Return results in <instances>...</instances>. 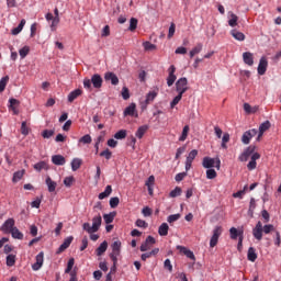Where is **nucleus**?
<instances>
[{"mask_svg":"<svg viewBox=\"0 0 281 281\" xmlns=\"http://www.w3.org/2000/svg\"><path fill=\"white\" fill-rule=\"evenodd\" d=\"M273 231H274V226L272 224H266L265 226H262V223L258 221L255 228H252V235L255 239L260 241L262 239V233L268 235Z\"/></svg>","mask_w":281,"mask_h":281,"instance_id":"f257e3e1","label":"nucleus"},{"mask_svg":"<svg viewBox=\"0 0 281 281\" xmlns=\"http://www.w3.org/2000/svg\"><path fill=\"white\" fill-rule=\"evenodd\" d=\"M102 76L99 74H94L91 79L85 78L83 79V88L86 90L92 91V87L97 90H100L102 88Z\"/></svg>","mask_w":281,"mask_h":281,"instance_id":"f03ea898","label":"nucleus"},{"mask_svg":"<svg viewBox=\"0 0 281 281\" xmlns=\"http://www.w3.org/2000/svg\"><path fill=\"white\" fill-rule=\"evenodd\" d=\"M100 226H102V215H97L92 218V225L89 222L82 224V229L88 234H94L100 231Z\"/></svg>","mask_w":281,"mask_h":281,"instance_id":"7ed1b4c3","label":"nucleus"},{"mask_svg":"<svg viewBox=\"0 0 281 281\" xmlns=\"http://www.w3.org/2000/svg\"><path fill=\"white\" fill-rule=\"evenodd\" d=\"M202 166L205 169H211V168L215 167L217 170H220V168H221V160L218 158H216V160H215L214 158H211V157H204Z\"/></svg>","mask_w":281,"mask_h":281,"instance_id":"20e7f679","label":"nucleus"},{"mask_svg":"<svg viewBox=\"0 0 281 281\" xmlns=\"http://www.w3.org/2000/svg\"><path fill=\"white\" fill-rule=\"evenodd\" d=\"M176 91L178 92V94L181 95H183L188 91V79L186 77H182L177 80Z\"/></svg>","mask_w":281,"mask_h":281,"instance_id":"39448f33","label":"nucleus"},{"mask_svg":"<svg viewBox=\"0 0 281 281\" xmlns=\"http://www.w3.org/2000/svg\"><path fill=\"white\" fill-rule=\"evenodd\" d=\"M255 150H256V146H254V145L248 146V147L244 150V153L240 154V156L238 157V160H239L240 162H246L249 158H251V156H252L254 154H256Z\"/></svg>","mask_w":281,"mask_h":281,"instance_id":"423d86ee","label":"nucleus"},{"mask_svg":"<svg viewBox=\"0 0 281 281\" xmlns=\"http://www.w3.org/2000/svg\"><path fill=\"white\" fill-rule=\"evenodd\" d=\"M15 227V220L13 217H10L4 221V223L1 225L0 231L4 234H10Z\"/></svg>","mask_w":281,"mask_h":281,"instance_id":"0eeeda50","label":"nucleus"},{"mask_svg":"<svg viewBox=\"0 0 281 281\" xmlns=\"http://www.w3.org/2000/svg\"><path fill=\"white\" fill-rule=\"evenodd\" d=\"M124 117L131 116V117H139V113H137V104L131 103L128 106L125 108L123 112Z\"/></svg>","mask_w":281,"mask_h":281,"instance_id":"6e6552de","label":"nucleus"},{"mask_svg":"<svg viewBox=\"0 0 281 281\" xmlns=\"http://www.w3.org/2000/svg\"><path fill=\"white\" fill-rule=\"evenodd\" d=\"M156 243L157 240L155 239V237L148 235L146 240L140 245V251L146 252L150 250V248H153V245H155Z\"/></svg>","mask_w":281,"mask_h":281,"instance_id":"1a4fd4ad","label":"nucleus"},{"mask_svg":"<svg viewBox=\"0 0 281 281\" xmlns=\"http://www.w3.org/2000/svg\"><path fill=\"white\" fill-rule=\"evenodd\" d=\"M35 262L32 265L33 271H40L44 266V251H40L35 257Z\"/></svg>","mask_w":281,"mask_h":281,"instance_id":"9d476101","label":"nucleus"},{"mask_svg":"<svg viewBox=\"0 0 281 281\" xmlns=\"http://www.w3.org/2000/svg\"><path fill=\"white\" fill-rule=\"evenodd\" d=\"M257 134H258V131L256 128H251V130L246 131L243 134L241 143L244 145H249L250 139L254 138Z\"/></svg>","mask_w":281,"mask_h":281,"instance_id":"9b49d317","label":"nucleus"},{"mask_svg":"<svg viewBox=\"0 0 281 281\" xmlns=\"http://www.w3.org/2000/svg\"><path fill=\"white\" fill-rule=\"evenodd\" d=\"M75 237L74 236H68L64 239L63 244L58 247L57 249V255L63 254L66 251L72 244Z\"/></svg>","mask_w":281,"mask_h":281,"instance_id":"f8f14e48","label":"nucleus"},{"mask_svg":"<svg viewBox=\"0 0 281 281\" xmlns=\"http://www.w3.org/2000/svg\"><path fill=\"white\" fill-rule=\"evenodd\" d=\"M221 234H222V227L216 226L213 231V236L211 237V240H210L211 248H214L217 245Z\"/></svg>","mask_w":281,"mask_h":281,"instance_id":"ddd939ff","label":"nucleus"},{"mask_svg":"<svg viewBox=\"0 0 281 281\" xmlns=\"http://www.w3.org/2000/svg\"><path fill=\"white\" fill-rule=\"evenodd\" d=\"M169 76L167 77V85L168 87H172L175 81L177 80V77L175 75L176 72V67L171 65L168 69Z\"/></svg>","mask_w":281,"mask_h":281,"instance_id":"4468645a","label":"nucleus"},{"mask_svg":"<svg viewBox=\"0 0 281 281\" xmlns=\"http://www.w3.org/2000/svg\"><path fill=\"white\" fill-rule=\"evenodd\" d=\"M270 126H271V123L269 121H265L263 123L260 124L258 136H257V142L261 140V137H262L263 133L269 131Z\"/></svg>","mask_w":281,"mask_h":281,"instance_id":"2eb2a0df","label":"nucleus"},{"mask_svg":"<svg viewBox=\"0 0 281 281\" xmlns=\"http://www.w3.org/2000/svg\"><path fill=\"white\" fill-rule=\"evenodd\" d=\"M104 80L111 81L112 86L120 85V78H117V75H115L114 72H105Z\"/></svg>","mask_w":281,"mask_h":281,"instance_id":"dca6fc26","label":"nucleus"},{"mask_svg":"<svg viewBox=\"0 0 281 281\" xmlns=\"http://www.w3.org/2000/svg\"><path fill=\"white\" fill-rule=\"evenodd\" d=\"M260 159V154L259 153H255L252 156H251V159H250V161L248 162V165H247V169L249 170V171H252V170H255L256 168H257V160H259Z\"/></svg>","mask_w":281,"mask_h":281,"instance_id":"f3484780","label":"nucleus"},{"mask_svg":"<svg viewBox=\"0 0 281 281\" xmlns=\"http://www.w3.org/2000/svg\"><path fill=\"white\" fill-rule=\"evenodd\" d=\"M177 249L182 252L187 258L191 259L192 261H195V256L193 251L190 249L186 248L184 246L178 245Z\"/></svg>","mask_w":281,"mask_h":281,"instance_id":"a211bd4d","label":"nucleus"},{"mask_svg":"<svg viewBox=\"0 0 281 281\" xmlns=\"http://www.w3.org/2000/svg\"><path fill=\"white\" fill-rule=\"evenodd\" d=\"M267 68H268V60L266 59V57H261L260 63L258 65V75L263 76L267 71Z\"/></svg>","mask_w":281,"mask_h":281,"instance_id":"6ab92c4d","label":"nucleus"},{"mask_svg":"<svg viewBox=\"0 0 281 281\" xmlns=\"http://www.w3.org/2000/svg\"><path fill=\"white\" fill-rule=\"evenodd\" d=\"M52 162L55 166H65L66 165V157L63 155H54L52 156Z\"/></svg>","mask_w":281,"mask_h":281,"instance_id":"aec40b11","label":"nucleus"},{"mask_svg":"<svg viewBox=\"0 0 281 281\" xmlns=\"http://www.w3.org/2000/svg\"><path fill=\"white\" fill-rule=\"evenodd\" d=\"M45 183L48 188L49 193H54L57 189V182L52 179V177H46Z\"/></svg>","mask_w":281,"mask_h":281,"instance_id":"412c9836","label":"nucleus"},{"mask_svg":"<svg viewBox=\"0 0 281 281\" xmlns=\"http://www.w3.org/2000/svg\"><path fill=\"white\" fill-rule=\"evenodd\" d=\"M83 93V91L81 89H76L74 91H71L69 94H68V102L69 103H74L78 97H81Z\"/></svg>","mask_w":281,"mask_h":281,"instance_id":"4be33fe9","label":"nucleus"},{"mask_svg":"<svg viewBox=\"0 0 281 281\" xmlns=\"http://www.w3.org/2000/svg\"><path fill=\"white\" fill-rule=\"evenodd\" d=\"M25 25H26V20L22 19L20 24L16 27L12 29L11 34L13 36H18L19 34L22 33V31L24 30Z\"/></svg>","mask_w":281,"mask_h":281,"instance_id":"5701e85b","label":"nucleus"},{"mask_svg":"<svg viewBox=\"0 0 281 281\" xmlns=\"http://www.w3.org/2000/svg\"><path fill=\"white\" fill-rule=\"evenodd\" d=\"M243 60H244L245 65L251 67L254 65V55H252V53L245 52L243 54Z\"/></svg>","mask_w":281,"mask_h":281,"instance_id":"b1692460","label":"nucleus"},{"mask_svg":"<svg viewBox=\"0 0 281 281\" xmlns=\"http://www.w3.org/2000/svg\"><path fill=\"white\" fill-rule=\"evenodd\" d=\"M109 248V243H106V240H103L100 246L95 249V254L98 257H101L102 255H104V252H106V249Z\"/></svg>","mask_w":281,"mask_h":281,"instance_id":"393cba45","label":"nucleus"},{"mask_svg":"<svg viewBox=\"0 0 281 281\" xmlns=\"http://www.w3.org/2000/svg\"><path fill=\"white\" fill-rule=\"evenodd\" d=\"M10 234H11L13 239H18V240H23L24 239V234L16 226L11 229Z\"/></svg>","mask_w":281,"mask_h":281,"instance_id":"a878e982","label":"nucleus"},{"mask_svg":"<svg viewBox=\"0 0 281 281\" xmlns=\"http://www.w3.org/2000/svg\"><path fill=\"white\" fill-rule=\"evenodd\" d=\"M168 231H170V226L168 225V223H162V224H160V226L158 227V234H159L161 237L168 236Z\"/></svg>","mask_w":281,"mask_h":281,"instance_id":"bb28decb","label":"nucleus"},{"mask_svg":"<svg viewBox=\"0 0 281 281\" xmlns=\"http://www.w3.org/2000/svg\"><path fill=\"white\" fill-rule=\"evenodd\" d=\"M231 35L234 40H236L237 42H244L246 36L244 35V33L237 31V30H232L231 31Z\"/></svg>","mask_w":281,"mask_h":281,"instance_id":"cd10ccee","label":"nucleus"},{"mask_svg":"<svg viewBox=\"0 0 281 281\" xmlns=\"http://www.w3.org/2000/svg\"><path fill=\"white\" fill-rule=\"evenodd\" d=\"M146 132H148V125H142L137 128L135 136L138 139L144 138V135H146Z\"/></svg>","mask_w":281,"mask_h":281,"instance_id":"c85d7f7f","label":"nucleus"},{"mask_svg":"<svg viewBox=\"0 0 281 281\" xmlns=\"http://www.w3.org/2000/svg\"><path fill=\"white\" fill-rule=\"evenodd\" d=\"M112 192H113V188L111 187V184H108L105 187V190L103 192L99 193V200H104V199L109 198Z\"/></svg>","mask_w":281,"mask_h":281,"instance_id":"c756f323","label":"nucleus"},{"mask_svg":"<svg viewBox=\"0 0 281 281\" xmlns=\"http://www.w3.org/2000/svg\"><path fill=\"white\" fill-rule=\"evenodd\" d=\"M25 172H26L25 169L15 171L13 173L12 182L18 183L19 181H21L23 179Z\"/></svg>","mask_w":281,"mask_h":281,"instance_id":"7c9ffc66","label":"nucleus"},{"mask_svg":"<svg viewBox=\"0 0 281 281\" xmlns=\"http://www.w3.org/2000/svg\"><path fill=\"white\" fill-rule=\"evenodd\" d=\"M155 99H157V91H149L146 94L145 104L150 105V103H153Z\"/></svg>","mask_w":281,"mask_h":281,"instance_id":"2f4dec72","label":"nucleus"},{"mask_svg":"<svg viewBox=\"0 0 281 281\" xmlns=\"http://www.w3.org/2000/svg\"><path fill=\"white\" fill-rule=\"evenodd\" d=\"M231 239L236 240L238 237H243V231H238L236 227L229 229Z\"/></svg>","mask_w":281,"mask_h":281,"instance_id":"473e14b6","label":"nucleus"},{"mask_svg":"<svg viewBox=\"0 0 281 281\" xmlns=\"http://www.w3.org/2000/svg\"><path fill=\"white\" fill-rule=\"evenodd\" d=\"M76 263V259L74 257L69 258L68 262H67V267L65 269V273L66 274H71V272H74V267Z\"/></svg>","mask_w":281,"mask_h":281,"instance_id":"72a5a7b5","label":"nucleus"},{"mask_svg":"<svg viewBox=\"0 0 281 281\" xmlns=\"http://www.w3.org/2000/svg\"><path fill=\"white\" fill-rule=\"evenodd\" d=\"M82 166V159L80 158H74L71 161V170L72 171H78Z\"/></svg>","mask_w":281,"mask_h":281,"instance_id":"f704fd0d","label":"nucleus"},{"mask_svg":"<svg viewBox=\"0 0 281 281\" xmlns=\"http://www.w3.org/2000/svg\"><path fill=\"white\" fill-rule=\"evenodd\" d=\"M34 170L41 172L42 170H48V164L46 161H38L34 165Z\"/></svg>","mask_w":281,"mask_h":281,"instance_id":"c9c22d12","label":"nucleus"},{"mask_svg":"<svg viewBox=\"0 0 281 281\" xmlns=\"http://www.w3.org/2000/svg\"><path fill=\"white\" fill-rule=\"evenodd\" d=\"M10 81V77L9 76H4L0 79V93L5 91V88L8 86Z\"/></svg>","mask_w":281,"mask_h":281,"instance_id":"e433bc0d","label":"nucleus"},{"mask_svg":"<svg viewBox=\"0 0 281 281\" xmlns=\"http://www.w3.org/2000/svg\"><path fill=\"white\" fill-rule=\"evenodd\" d=\"M121 249H122V241L115 240L112 244V254L120 255Z\"/></svg>","mask_w":281,"mask_h":281,"instance_id":"4c0bfd02","label":"nucleus"},{"mask_svg":"<svg viewBox=\"0 0 281 281\" xmlns=\"http://www.w3.org/2000/svg\"><path fill=\"white\" fill-rule=\"evenodd\" d=\"M247 258L250 262H255L257 259V254L254 247H249Z\"/></svg>","mask_w":281,"mask_h":281,"instance_id":"58836bf2","label":"nucleus"},{"mask_svg":"<svg viewBox=\"0 0 281 281\" xmlns=\"http://www.w3.org/2000/svg\"><path fill=\"white\" fill-rule=\"evenodd\" d=\"M203 48L201 43H198L195 47H193L190 52V58H193L195 55L200 54Z\"/></svg>","mask_w":281,"mask_h":281,"instance_id":"ea45409f","label":"nucleus"},{"mask_svg":"<svg viewBox=\"0 0 281 281\" xmlns=\"http://www.w3.org/2000/svg\"><path fill=\"white\" fill-rule=\"evenodd\" d=\"M115 215H116L115 212H110L109 214H104L103 220H104L105 224L113 223V221L115 220Z\"/></svg>","mask_w":281,"mask_h":281,"instance_id":"a19ab883","label":"nucleus"},{"mask_svg":"<svg viewBox=\"0 0 281 281\" xmlns=\"http://www.w3.org/2000/svg\"><path fill=\"white\" fill-rule=\"evenodd\" d=\"M16 263V256L13 254H10L7 256V266L8 267H14Z\"/></svg>","mask_w":281,"mask_h":281,"instance_id":"79ce46f5","label":"nucleus"},{"mask_svg":"<svg viewBox=\"0 0 281 281\" xmlns=\"http://www.w3.org/2000/svg\"><path fill=\"white\" fill-rule=\"evenodd\" d=\"M76 182V178L74 176H69V177H66L64 179V186L66 188H71L74 186V183Z\"/></svg>","mask_w":281,"mask_h":281,"instance_id":"37998d69","label":"nucleus"},{"mask_svg":"<svg viewBox=\"0 0 281 281\" xmlns=\"http://www.w3.org/2000/svg\"><path fill=\"white\" fill-rule=\"evenodd\" d=\"M30 52H31L30 46H24V47H22V48L19 50V55H20L21 59H25V58L29 56Z\"/></svg>","mask_w":281,"mask_h":281,"instance_id":"c03bdc74","label":"nucleus"},{"mask_svg":"<svg viewBox=\"0 0 281 281\" xmlns=\"http://www.w3.org/2000/svg\"><path fill=\"white\" fill-rule=\"evenodd\" d=\"M181 193H182L181 188L180 187H176L173 190L170 191L169 198H171V199L178 198V196L181 195Z\"/></svg>","mask_w":281,"mask_h":281,"instance_id":"a18cd8bd","label":"nucleus"},{"mask_svg":"<svg viewBox=\"0 0 281 281\" xmlns=\"http://www.w3.org/2000/svg\"><path fill=\"white\" fill-rule=\"evenodd\" d=\"M143 47H144L145 52H153V50L157 49V46L150 42H144Z\"/></svg>","mask_w":281,"mask_h":281,"instance_id":"49530a36","label":"nucleus"},{"mask_svg":"<svg viewBox=\"0 0 281 281\" xmlns=\"http://www.w3.org/2000/svg\"><path fill=\"white\" fill-rule=\"evenodd\" d=\"M114 138L117 140H123L126 138V130H120L114 134Z\"/></svg>","mask_w":281,"mask_h":281,"instance_id":"de8ad7c7","label":"nucleus"},{"mask_svg":"<svg viewBox=\"0 0 281 281\" xmlns=\"http://www.w3.org/2000/svg\"><path fill=\"white\" fill-rule=\"evenodd\" d=\"M79 143L90 145L92 143V136L90 134H86L79 139Z\"/></svg>","mask_w":281,"mask_h":281,"instance_id":"09e8293b","label":"nucleus"},{"mask_svg":"<svg viewBox=\"0 0 281 281\" xmlns=\"http://www.w3.org/2000/svg\"><path fill=\"white\" fill-rule=\"evenodd\" d=\"M54 135H55V131H54V130H44V131L42 132V137H43L44 139H49V138H52Z\"/></svg>","mask_w":281,"mask_h":281,"instance_id":"8fccbe9b","label":"nucleus"},{"mask_svg":"<svg viewBox=\"0 0 281 281\" xmlns=\"http://www.w3.org/2000/svg\"><path fill=\"white\" fill-rule=\"evenodd\" d=\"M137 19L136 18H132L130 21V26H128V31L130 32H135L137 30Z\"/></svg>","mask_w":281,"mask_h":281,"instance_id":"3c124183","label":"nucleus"},{"mask_svg":"<svg viewBox=\"0 0 281 281\" xmlns=\"http://www.w3.org/2000/svg\"><path fill=\"white\" fill-rule=\"evenodd\" d=\"M237 22H238V16L234 13L231 14V19L228 21V25L231 27H236L237 26Z\"/></svg>","mask_w":281,"mask_h":281,"instance_id":"603ef678","label":"nucleus"},{"mask_svg":"<svg viewBox=\"0 0 281 281\" xmlns=\"http://www.w3.org/2000/svg\"><path fill=\"white\" fill-rule=\"evenodd\" d=\"M135 225L138 228H144V229L148 228L147 222L145 220H142V218H137L136 222H135Z\"/></svg>","mask_w":281,"mask_h":281,"instance_id":"864d4df0","label":"nucleus"},{"mask_svg":"<svg viewBox=\"0 0 281 281\" xmlns=\"http://www.w3.org/2000/svg\"><path fill=\"white\" fill-rule=\"evenodd\" d=\"M113 156V153L106 148L103 151L100 153V157L105 158L106 160H111V157Z\"/></svg>","mask_w":281,"mask_h":281,"instance_id":"5fc2aeb1","label":"nucleus"},{"mask_svg":"<svg viewBox=\"0 0 281 281\" xmlns=\"http://www.w3.org/2000/svg\"><path fill=\"white\" fill-rule=\"evenodd\" d=\"M180 217H181L180 213L171 214L168 216L167 222L169 224H172V223L179 221Z\"/></svg>","mask_w":281,"mask_h":281,"instance_id":"6e6d98bb","label":"nucleus"},{"mask_svg":"<svg viewBox=\"0 0 281 281\" xmlns=\"http://www.w3.org/2000/svg\"><path fill=\"white\" fill-rule=\"evenodd\" d=\"M247 188H248V186L246 184L243 190H239V191L235 192L233 194V198H235V199H243V196L246 193Z\"/></svg>","mask_w":281,"mask_h":281,"instance_id":"4d7b16f0","label":"nucleus"},{"mask_svg":"<svg viewBox=\"0 0 281 281\" xmlns=\"http://www.w3.org/2000/svg\"><path fill=\"white\" fill-rule=\"evenodd\" d=\"M198 156V150L196 149H192L189 155L187 156V161L193 162V160L195 159V157Z\"/></svg>","mask_w":281,"mask_h":281,"instance_id":"13d9d810","label":"nucleus"},{"mask_svg":"<svg viewBox=\"0 0 281 281\" xmlns=\"http://www.w3.org/2000/svg\"><path fill=\"white\" fill-rule=\"evenodd\" d=\"M189 131H190L189 125H186L182 130V134L179 138V142H184L187 139Z\"/></svg>","mask_w":281,"mask_h":281,"instance_id":"bf43d9fd","label":"nucleus"},{"mask_svg":"<svg viewBox=\"0 0 281 281\" xmlns=\"http://www.w3.org/2000/svg\"><path fill=\"white\" fill-rule=\"evenodd\" d=\"M120 205V198L113 196L110 199V206L111 209H116Z\"/></svg>","mask_w":281,"mask_h":281,"instance_id":"052dcab7","label":"nucleus"},{"mask_svg":"<svg viewBox=\"0 0 281 281\" xmlns=\"http://www.w3.org/2000/svg\"><path fill=\"white\" fill-rule=\"evenodd\" d=\"M216 177H217V173H216L215 169H207V170H206V178H207L209 180H213V179H215Z\"/></svg>","mask_w":281,"mask_h":281,"instance_id":"680f3d73","label":"nucleus"},{"mask_svg":"<svg viewBox=\"0 0 281 281\" xmlns=\"http://www.w3.org/2000/svg\"><path fill=\"white\" fill-rule=\"evenodd\" d=\"M229 142V134L225 133L222 137V148L227 149V143Z\"/></svg>","mask_w":281,"mask_h":281,"instance_id":"e2e57ef3","label":"nucleus"},{"mask_svg":"<svg viewBox=\"0 0 281 281\" xmlns=\"http://www.w3.org/2000/svg\"><path fill=\"white\" fill-rule=\"evenodd\" d=\"M21 134L24 136H27L30 134V130L25 121L21 124Z\"/></svg>","mask_w":281,"mask_h":281,"instance_id":"0e129e2a","label":"nucleus"},{"mask_svg":"<svg viewBox=\"0 0 281 281\" xmlns=\"http://www.w3.org/2000/svg\"><path fill=\"white\" fill-rule=\"evenodd\" d=\"M142 214L144 215V217H150L153 215V209L145 206L142 210Z\"/></svg>","mask_w":281,"mask_h":281,"instance_id":"69168bd1","label":"nucleus"},{"mask_svg":"<svg viewBox=\"0 0 281 281\" xmlns=\"http://www.w3.org/2000/svg\"><path fill=\"white\" fill-rule=\"evenodd\" d=\"M182 94L178 93V95L175 97V99L171 101L170 106L173 109L178 103L181 101Z\"/></svg>","mask_w":281,"mask_h":281,"instance_id":"338daca9","label":"nucleus"},{"mask_svg":"<svg viewBox=\"0 0 281 281\" xmlns=\"http://www.w3.org/2000/svg\"><path fill=\"white\" fill-rule=\"evenodd\" d=\"M175 32H176V25L175 23H171L169 26L168 40H172Z\"/></svg>","mask_w":281,"mask_h":281,"instance_id":"774afa93","label":"nucleus"}]
</instances>
